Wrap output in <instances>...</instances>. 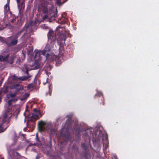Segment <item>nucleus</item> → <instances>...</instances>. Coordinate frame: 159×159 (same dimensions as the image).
<instances>
[{
    "mask_svg": "<svg viewBox=\"0 0 159 159\" xmlns=\"http://www.w3.org/2000/svg\"><path fill=\"white\" fill-rule=\"evenodd\" d=\"M4 14H6L7 12L10 10L9 4L7 3L5 5L4 7Z\"/></svg>",
    "mask_w": 159,
    "mask_h": 159,
    "instance_id": "16",
    "label": "nucleus"
},
{
    "mask_svg": "<svg viewBox=\"0 0 159 159\" xmlns=\"http://www.w3.org/2000/svg\"><path fill=\"white\" fill-rule=\"evenodd\" d=\"M25 72L28 75L29 74V70L27 69V68L26 69V71Z\"/></svg>",
    "mask_w": 159,
    "mask_h": 159,
    "instance_id": "32",
    "label": "nucleus"
},
{
    "mask_svg": "<svg viewBox=\"0 0 159 159\" xmlns=\"http://www.w3.org/2000/svg\"><path fill=\"white\" fill-rule=\"evenodd\" d=\"M99 103L100 104V105H101V103H102V105H104V98H103L102 97L100 98V100H99Z\"/></svg>",
    "mask_w": 159,
    "mask_h": 159,
    "instance_id": "24",
    "label": "nucleus"
},
{
    "mask_svg": "<svg viewBox=\"0 0 159 159\" xmlns=\"http://www.w3.org/2000/svg\"><path fill=\"white\" fill-rule=\"evenodd\" d=\"M18 36L13 35L8 37L4 40V42L8 47L15 45L18 42Z\"/></svg>",
    "mask_w": 159,
    "mask_h": 159,
    "instance_id": "3",
    "label": "nucleus"
},
{
    "mask_svg": "<svg viewBox=\"0 0 159 159\" xmlns=\"http://www.w3.org/2000/svg\"><path fill=\"white\" fill-rule=\"evenodd\" d=\"M60 119H61L60 117H58V118H57V119L56 120V121L57 122H58L60 120Z\"/></svg>",
    "mask_w": 159,
    "mask_h": 159,
    "instance_id": "34",
    "label": "nucleus"
},
{
    "mask_svg": "<svg viewBox=\"0 0 159 159\" xmlns=\"http://www.w3.org/2000/svg\"><path fill=\"white\" fill-rule=\"evenodd\" d=\"M16 20V18L15 19H13L12 20L11 19L10 20L11 21V22L12 23H13Z\"/></svg>",
    "mask_w": 159,
    "mask_h": 159,
    "instance_id": "31",
    "label": "nucleus"
},
{
    "mask_svg": "<svg viewBox=\"0 0 159 159\" xmlns=\"http://www.w3.org/2000/svg\"><path fill=\"white\" fill-rule=\"evenodd\" d=\"M18 100V98H12L8 101V104L9 107H10L12 103L16 102Z\"/></svg>",
    "mask_w": 159,
    "mask_h": 159,
    "instance_id": "13",
    "label": "nucleus"
},
{
    "mask_svg": "<svg viewBox=\"0 0 159 159\" xmlns=\"http://www.w3.org/2000/svg\"><path fill=\"white\" fill-rule=\"evenodd\" d=\"M60 38L61 40H64L65 41L67 38L66 35L64 34H61L60 36Z\"/></svg>",
    "mask_w": 159,
    "mask_h": 159,
    "instance_id": "17",
    "label": "nucleus"
},
{
    "mask_svg": "<svg viewBox=\"0 0 159 159\" xmlns=\"http://www.w3.org/2000/svg\"><path fill=\"white\" fill-rule=\"evenodd\" d=\"M46 59L49 61H55L56 62L57 64H59L61 63V61L60 60V58L58 56L55 55H50L48 53L46 56Z\"/></svg>",
    "mask_w": 159,
    "mask_h": 159,
    "instance_id": "6",
    "label": "nucleus"
},
{
    "mask_svg": "<svg viewBox=\"0 0 159 159\" xmlns=\"http://www.w3.org/2000/svg\"><path fill=\"white\" fill-rule=\"evenodd\" d=\"M16 2L18 5L20 2V0H16Z\"/></svg>",
    "mask_w": 159,
    "mask_h": 159,
    "instance_id": "35",
    "label": "nucleus"
},
{
    "mask_svg": "<svg viewBox=\"0 0 159 159\" xmlns=\"http://www.w3.org/2000/svg\"><path fill=\"white\" fill-rule=\"evenodd\" d=\"M101 96H102V93L101 92H98L95 95L94 98H96V97H100Z\"/></svg>",
    "mask_w": 159,
    "mask_h": 159,
    "instance_id": "20",
    "label": "nucleus"
},
{
    "mask_svg": "<svg viewBox=\"0 0 159 159\" xmlns=\"http://www.w3.org/2000/svg\"><path fill=\"white\" fill-rule=\"evenodd\" d=\"M7 113H5L3 115V118L2 120V123H3H3H4V124L5 123V120L6 118H7Z\"/></svg>",
    "mask_w": 159,
    "mask_h": 159,
    "instance_id": "22",
    "label": "nucleus"
},
{
    "mask_svg": "<svg viewBox=\"0 0 159 159\" xmlns=\"http://www.w3.org/2000/svg\"><path fill=\"white\" fill-rule=\"evenodd\" d=\"M6 122L7 124L8 125V122L7 121ZM4 123H3V122L0 124V133L5 131L7 128L9 126V125H7V126L5 128L4 126Z\"/></svg>",
    "mask_w": 159,
    "mask_h": 159,
    "instance_id": "10",
    "label": "nucleus"
},
{
    "mask_svg": "<svg viewBox=\"0 0 159 159\" xmlns=\"http://www.w3.org/2000/svg\"><path fill=\"white\" fill-rule=\"evenodd\" d=\"M14 57L13 56H10L9 54L0 55V61L6 62L10 64H13Z\"/></svg>",
    "mask_w": 159,
    "mask_h": 159,
    "instance_id": "4",
    "label": "nucleus"
},
{
    "mask_svg": "<svg viewBox=\"0 0 159 159\" xmlns=\"http://www.w3.org/2000/svg\"><path fill=\"white\" fill-rule=\"evenodd\" d=\"M48 78H47V80L46 81V82L45 83L43 82V84H45L46 83H47V81H48L47 80H48Z\"/></svg>",
    "mask_w": 159,
    "mask_h": 159,
    "instance_id": "38",
    "label": "nucleus"
},
{
    "mask_svg": "<svg viewBox=\"0 0 159 159\" xmlns=\"http://www.w3.org/2000/svg\"><path fill=\"white\" fill-rule=\"evenodd\" d=\"M39 158V157H38V156H37L36 157V159H38Z\"/></svg>",
    "mask_w": 159,
    "mask_h": 159,
    "instance_id": "43",
    "label": "nucleus"
},
{
    "mask_svg": "<svg viewBox=\"0 0 159 159\" xmlns=\"http://www.w3.org/2000/svg\"><path fill=\"white\" fill-rule=\"evenodd\" d=\"M92 141H93V144L96 143L97 141L96 139H94V138H93Z\"/></svg>",
    "mask_w": 159,
    "mask_h": 159,
    "instance_id": "30",
    "label": "nucleus"
},
{
    "mask_svg": "<svg viewBox=\"0 0 159 159\" xmlns=\"http://www.w3.org/2000/svg\"><path fill=\"white\" fill-rule=\"evenodd\" d=\"M30 77H31L30 76H22L21 77H18L16 76H14L13 77L14 79H18V80H21L23 81V80H27V79L29 78Z\"/></svg>",
    "mask_w": 159,
    "mask_h": 159,
    "instance_id": "11",
    "label": "nucleus"
},
{
    "mask_svg": "<svg viewBox=\"0 0 159 159\" xmlns=\"http://www.w3.org/2000/svg\"><path fill=\"white\" fill-rule=\"evenodd\" d=\"M38 125L40 131H44L48 129H50L51 134L50 135V136L51 139L52 138L51 135L55 134L56 131V129L54 128H50L51 127V125L50 124H46V122L42 120L38 122Z\"/></svg>",
    "mask_w": 159,
    "mask_h": 159,
    "instance_id": "1",
    "label": "nucleus"
},
{
    "mask_svg": "<svg viewBox=\"0 0 159 159\" xmlns=\"http://www.w3.org/2000/svg\"><path fill=\"white\" fill-rule=\"evenodd\" d=\"M48 39H52L54 36V32L53 31H49L48 34Z\"/></svg>",
    "mask_w": 159,
    "mask_h": 159,
    "instance_id": "15",
    "label": "nucleus"
},
{
    "mask_svg": "<svg viewBox=\"0 0 159 159\" xmlns=\"http://www.w3.org/2000/svg\"><path fill=\"white\" fill-rule=\"evenodd\" d=\"M48 14L49 21L50 22L54 20L57 16V12H55L52 10L50 11Z\"/></svg>",
    "mask_w": 159,
    "mask_h": 159,
    "instance_id": "7",
    "label": "nucleus"
},
{
    "mask_svg": "<svg viewBox=\"0 0 159 159\" xmlns=\"http://www.w3.org/2000/svg\"><path fill=\"white\" fill-rule=\"evenodd\" d=\"M86 155H87V153H85V154H84V156L85 159H87V157L86 156Z\"/></svg>",
    "mask_w": 159,
    "mask_h": 159,
    "instance_id": "33",
    "label": "nucleus"
},
{
    "mask_svg": "<svg viewBox=\"0 0 159 159\" xmlns=\"http://www.w3.org/2000/svg\"><path fill=\"white\" fill-rule=\"evenodd\" d=\"M34 85L33 84H29L27 86V88L28 89H30L31 88H33L34 87Z\"/></svg>",
    "mask_w": 159,
    "mask_h": 159,
    "instance_id": "25",
    "label": "nucleus"
},
{
    "mask_svg": "<svg viewBox=\"0 0 159 159\" xmlns=\"http://www.w3.org/2000/svg\"><path fill=\"white\" fill-rule=\"evenodd\" d=\"M26 128H25L24 129V131H26Z\"/></svg>",
    "mask_w": 159,
    "mask_h": 159,
    "instance_id": "41",
    "label": "nucleus"
},
{
    "mask_svg": "<svg viewBox=\"0 0 159 159\" xmlns=\"http://www.w3.org/2000/svg\"><path fill=\"white\" fill-rule=\"evenodd\" d=\"M20 89H16V92H18L19 90Z\"/></svg>",
    "mask_w": 159,
    "mask_h": 159,
    "instance_id": "40",
    "label": "nucleus"
},
{
    "mask_svg": "<svg viewBox=\"0 0 159 159\" xmlns=\"http://www.w3.org/2000/svg\"><path fill=\"white\" fill-rule=\"evenodd\" d=\"M78 125L76 124L73 127V130H75V128H76L75 130V132L76 134L77 135V136H79L80 133V129L79 128H78Z\"/></svg>",
    "mask_w": 159,
    "mask_h": 159,
    "instance_id": "12",
    "label": "nucleus"
},
{
    "mask_svg": "<svg viewBox=\"0 0 159 159\" xmlns=\"http://www.w3.org/2000/svg\"><path fill=\"white\" fill-rule=\"evenodd\" d=\"M41 113L39 110L36 108L33 109V112L32 114V116L30 120H28L26 124L27 127L30 128L31 126V122L35 121L36 120L39 119V116L40 114Z\"/></svg>",
    "mask_w": 159,
    "mask_h": 159,
    "instance_id": "2",
    "label": "nucleus"
},
{
    "mask_svg": "<svg viewBox=\"0 0 159 159\" xmlns=\"http://www.w3.org/2000/svg\"><path fill=\"white\" fill-rule=\"evenodd\" d=\"M62 28V27H61V26H60V25H59L57 27V29H58L59 28Z\"/></svg>",
    "mask_w": 159,
    "mask_h": 159,
    "instance_id": "36",
    "label": "nucleus"
},
{
    "mask_svg": "<svg viewBox=\"0 0 159 159\" xmlns=\"http://www.w3.org/2000/svg\"><path fill=\"white\" fill-rule=\"evenodd\" d=\"M16 93H10L8 95V98H13L15 97L16 96Z\"/></svg>",
    "mask_w": 159,
    "mask_h": 159,
    "instance_id": "19",
    "label": "nucleus"
},
{
    "mask_svg": "<svg viewBox=\"0 0 159 159\" xmlns=\"http://www.w3.org/2000/svg\"><path fill=\"white\" fill-rule=\"evenodd\" d=\"M48 18L49 19V16H48V15L46 14L45 15H44L42 17V19L43 20H45L47 19V18Z\"/></svg>",
    "mask_w": 159,
    "mask_h": 159,
    "instance_id": "26",
    "label": "nucleus"
},
{
    "mask_svg": "<svg viewBox=\"0 0 159 159\" xmlns=\"http://www.w3.org/2000/svg\"><path fill=\"white\" fill-rule=\"evenodd\" d=\"M1 93H2V92L1 91H0V95H1Z\"/></svg>",
    "mask_w": 159,
    "mask_h": 159,
    "instance_id": "46",
    "label": "nucleus"
},
{
    "mask_svg": "<svg viewBox=\"0 0 159 159\" xmlns=\"http://www.w3.org/2000/svg\"><path fill=\"white\" fill-rule=\"evenodd\" d=\"M49 89V93L50 95H51V93L52 91V87L49 83L48 85Z\"/></svg>",
    "mask_w": 159,
    "mask_h": 159,
    "instance_id": "21",
    "label": "nucleus"
},
{
    "mask_svg": "<svg viewBox=\"0 0 159 159\" xmlns=\"http://www.w3.org/2000/svg\"><path fill=\"white\" fill-rule=\"evenodd\" d=\"M39 9H40V10L44 14L48 13V8L46 5H42L39 6Z\"/></svg>",
    "mask_w": 159,
    "mask_h": 159,
    "instance_id": "8",
    "label": "nucleus"
},
{
    "mask_svg": "<svg viewBox=\"0 0 159 159\" xmlns=\"http://www.w3.org/2000/svg\"><path fill=\"white\" fill-rule=\"evenodd\" d=\"M24 4V2H22L21 3H20L18 5V7H21V8L23 5Z\"/></svg>",
    "mask_w": 159,
    "mask_h": 159,
    "instance_id": "29",
    "label": "nucleus"
},
{
    "mask_svg": "<svg viewBox=\"0 0 159 159\" xmlns=\"http://www.w3.org/2000/svg\"><path fill=\"white\" fill-rule=\"evenodd\" d=\"M1 98H0V103L1 102Z\"/></svg>",
    "mask_w": 159,
    "mask_h": 159,
    "instance_id": "45",
    "label": "nucleus"
},
{
    "mask_svg": "<svg viewBox=\"0 0 159 159\" xmlns=\"http://www.w3.org/2000/svg\"><path fill=\"white\" fill-rule=\"evenodd\" d=\"M35 54L34 56V58L36 59L37 57L38 56L40 57V55L41 54H43V56L45 55L46 53V51H40L39 50H37V51H35Z\"/></svg>",
    "mask_w": 159,
    "mask_h": 159,
    "instance_id": "9",
    "label": "nucleus"
},
{
    "mask_svg": "<svg viewBox=\"0 0 159 159\" xmlns=\"http://www.w3.org/2000/svg\"><path fill=\"white\" fill-rule=\"evenodd\" d=\"M70 122V120L69 119H68L66 121L65 126H67V129H66V133H64L63 129H62L61 131V135L66 139V141L68 140L70 136L69 133L68 132V130L71 127Z\"/></svg>",
    "mask_w": 159,
    "mask_h": 159,
    "instance_id": "5",
    "label": "nucleus"
},
{
    "mask_svg": "<svg viewBox=\"0 0 159 159\" xmlns=\"http://www.w3.org/2000/svg\"><path fill=\"white\" fill-rule=\"evenodd\" d=\"M58 23L61 24H64L66 23V21H64L63 19H59L58 21Z\"/></svg>",
    "mask_w": 159,
    "mask_h": 159,
    "instance_id": "23",
    "label": "nucleus"
},
{
    "mask_svg": "<svg viewBox=\"0 0 159 159\" xmlns=\"http://www.w3.org/2000/svg\"><path fill=\"white\" fill-rule=\"evenodd\" d=\"M37 61H35V63L36 64V65L35 66V68L36 69H39L40 67V65L39 64H37Z\"/></svg>",
    "mask_w": 159,
    "mask_h": 159,
    "instance_id": "27",
    "label": "nucleus"
},
{
    "mask_svg": "<svg viewBox=\"0 0 159 159\" xmlns=\"http://www.w3.org/2000/svg\"><path fill=\"white\" fill-rule=\"evenodd\" d=\"M81 147L82 148H84L85 150L87 148V146L84 143H82L81 144Z\"/></svg>",
    "mask_w": 159,
    "mask_h": 159,
    "instance_id": "28",
    "label": "nucleus"
},
{
    "mask_svg": "<svg viewBox=\"0 0 159 159\" xmlns=\"http://www.w3.org/2000/svg\"><path fill=\"white\" fill-rule=\"evenodd\" d=\"M29 93H27V94H26L27 97H29Z\"/></svg>",
    "mask_w": 159,
    "mask_h": 159,
    "instance_id": "42",
    "label": "nucleus"
},
{
    "mask_svg": "<svg viewBox=\"0 0 159 159\" xmlns=\"http://www.w3.org/2000/svg\"><path fill=\"white\" fill-rule=\"evenodd\" d=\"M13 157L15 159H20L22 156L18 152H16L14 153Z\"/></svg>",
    "mask_w": 159,
    "mask_h": 159,
    "instance_id": "14",
    "label": "nucleus"
},
{
    "mask_svg": "<svg viewBox=\"0 0 159 159\" xmlns=\"http://www.w3.org/2000/svg\"><path fill=\"white\" fill-rule=\"evenodd\" d=\"M36 139L37 141H39V138L38 137V135L37 134H36Z\"/></svg>",
    "mask_w": 159,
    "mask_h": 159,
    "instance_id": "37",
    "label": "nucleus"
},
{
    "mask_svg": "<svg viewBox=\"0 0 159 159\" xmlns=\"http://www.w3.org/2000/svg\"><path fill=\"white\" fill-rule=\"evenodd\" d=\"M25 136V134H22V136L24 137Z\"/></svg>",
    "mask_w": 159,
    "mask_h": 159,
    "instance_id": "44",
    "label": "nucleus"
},
{
    "mask_svg": "<svg viewBox=\"0 0 159 159\" xmlns=\"http://www.w3.org/2000/svg\"><path fill=\"white\" fill-rule=\"evenodd\" d=\"M11 14V12H10Z\"/></svg>",
    "mask_w": 159,
    "mask_h": 159,
    "instance_id": "48",
    "label": "nucleus"
},
{
    "mask_svg": "<svg viewBox=\"0 0 159 159\" xmlns=\"http://www.w3.org/2000/svg\"><path fill=\"white\" fill-rule=\"evenodd\" d=\"M104 139L107 141H108V135L107 134H102V140L103 141H104Z\"/></svg>",
    "mask_w": 159,
    "mask_h": 159,
    "instance_id": "18",
    "label": "nucleus"
},
{
    "mask_svg": "<svg viewBox=\"0 0 159 159\" xmlns=\"http://www.w3.org/2000/svg\"><path fill=\"white\" fill-rule=\"evenodd\" d=\"M69 34L68 33V36H69Z\"/></svg>",
    "mask_w": 159,
    "mask_h": 159,
    "instance_id": "47",
    "label": "nucleus"
},
{
    "mask_svg": "<svg viewBox=\"0 0 159 159\" xmlns=\"http://www.w3.org/2000/svg\"><path fill=\"white\" fill-rule=\"evenodd\" d=\"M9 2H10V0H7V3L8 4H9Z\"/></svg>",
    "mask_w": 159,
    "mask_h": 159,
    "instance_id": "39",
    "label": "nucleus"
}]
</instances>
